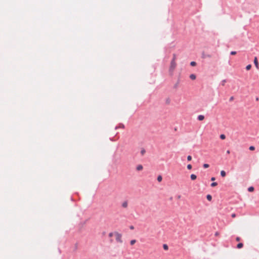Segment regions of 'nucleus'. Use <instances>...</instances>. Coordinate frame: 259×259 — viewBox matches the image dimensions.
I'll return each instance as SVG.
<instances>
[{"mask_svg":"<svg viewBox=\"0 0 259 259\" xmlns=\"http://www.w3.org/2000/svg\"><path fill=\"white\" fill-rule=\"evenodd\" d=\"M128 206V202L127 200H125L121 204V206L123 208H126Z\"/></svg>","mask_w":259,"mask_h":259,"instance_id":"obj_4","label":"nucleus"},{"mask_svg":"<svg viewBox=\"0 0 259 259\" xmlns=\"http://www.w3.org/2000/svg\"><path fill=\"white\" fill-rule=\"evenodd\" d=\"M236 53H236V51H231V52H230V55H236Z\"/></svg>","mask_w":259,"mask_h":259,"instance_id":"obj_27","label":"nucleus"},{"mask_svg":"<svg viewBox=\"0 0 259 259\" xmlns=\"http://www.w3.org/2000/svg\"><path fill=\"white\" fill-rule=\"evenodd\" d=\"M249 149L251 151H253L255 149V147L253 146H250L249 147Z\"/></svg>","mask_w":259,"mask_h":259,"instance_id":"obj_26","label":"nucleus"},{"mask_svg":"<svg viewBox=\"0 0 259 259\" xmlns=\"http://www.w3.org/2000/svg\"><path fill=\"white\" fill-rule=\"evenodd\" d=\"M177 82H179V83H180V76H179V78H178V80H177Z\"/></svg>","mask_w":259,"mask_h":259,"instance_id":"obj_38","label":"nucleus"},{"mask_svg":"<svg viewBox=\"0 0 259 259\" xmlns=\"http://www.w3.org/2000/svg\"><path fill=\"white\" fill-rule=\"evenodd\" d=\"M231 216L232 218H235L236 216V214L235 213H233V214H232Z\"/></svg>","mask_w":259,"mask_h":259,"instance_id":"obj_36","label":"nucleus"},{"mask_svg":"<svg viewBox=\"0 0 259 259\" xmlns=\"http://www.w3.org/2000/svg\"><path fill=\"white\" fill-rule=\"evenodd\" d=\"M206 199L207 200L210 201L212 200V196L210 194H207L206 195Z\"/></svg>","mask_w":259,"mask_h":259,"instance_id":"obj_9","label":"nucleus"},{"mask_svg":"<svg viewBox=\"0 0 259 259\" xmlns=\"http://www.w3.org/2000/svg\"><path fill=\"white\" fill-rule=\"evenodd\" d=\"M254 188L253 186H250V187H248V191L249 192H252L254 191Z\"/></svg>","mask_w":259,"mask_h":259,"instance_id":"obj_16","label":"nucleus"},{"mask_svg":"<svg viewBox=\"0 0 259 259\" xmlns=\"http://www.w3.org/2000/svg\"><path fill=\"white\" fill-rule=\"evenodd\" d=\"M181 197V196H179L178 198H180Z\"/></svg>","mask_w":259,"mask_h":259,"instance_id":"obj_44","label":"nucleus"},{"mask_svg":"<svg viewBox=\"0 0 259 259\" xmlns=\"http://www.w3.org/2000/svg\"><path fill=\"white\" fill-rule=\"evenodd\" d=\"M196 75L195 74H191L190 75V78L192 79V80H194L196 79Z\"/></svg>","mask_w":259,"mask_h":259,"instance_id":"obj_13","label":"nucleus"},{"mask_svg":"<svg viewBox=\"0 0 259 259\" xmlns=\"http://www.w3.org/2000/svg\"><path fill=\"white\" fill-rule=\"evenodd\" d=\"M220 138L222 140H224L226 138V136L224 134H221L220 135Z\"/></svg>","mask_w":259,"mask_h":259,"instance_id":"obj_24","label":"nucleus"},{"mask_svg":"<svg viewBox=\"0 0 259 259\" xmlns=\"http://www.w3.org/2000/svg\"><path fill=\"white\" fill-rule=\"evenodd\" d=\"M176 67V63L174 59H172L170 62L169 70L172 71Z\"/></svg>","mask_w":259,"mask_h":259,"instance_id":"obj_2","label":"nucleus"},{"mask_svg":"<svg viewBox=\"0 0 259 259\" xmlns=\"http://www.w3.org/2000/svg\"><path fill=\"white\" fill-rule=\"evenodd\" d=\"M179 82H177L174 84V85L173 86V89H178V88L179 87Z\"/></svg>","mask_w":259,"mask_h":259,"instance_id":"obj_14","label":"nucleus"},{"mask_svg":"<svg viewBox=\"0 0 259 259\" xmlns=\"http://www.w3.org/2000/svg\"><path fill=\"white\" fill-rule=\"evenodd\" d=\"M204 118V116L203 115H199L197 117V119L199 121H201L203 120Z\"/></svg>","mask_w":259,"mask_h":259,"instance_id":"obj_6","label":"nucleus"},{"mask_svg":"<svg viewBox=\"0 0 259 259\" xmlns=\"http://www.w3.org/2000/svg\"><path fill=\"white\" fill-rule=\"evenodd\" d=\"M258 99H258V98L257 97H256V98H255V100H256V101H258Z\"/></svg>","mask_w":259,"mask_h":259,"instance_id":"obj_41","label":"nucleus"},{"mask_svg":"<svg viewBox=\"0 0 259 259\" xmlns=\"http://www.w3.org/2000/svg\"><path fill=\"white\" fill-rule=\"evenodd\" d=\"M169 102V100H168V99H167V100H166V103H168Z\"/></svg>","mask_w":259,"mask_h":259,"instance_id":"obj_42","label":"nucleus"},{"mask_svg":"<svg viewBox=\"0 0 259 259\" xmlns=\"http://www.w3.org/2000/svg\"><path fill=\"white\" fill-rule=\"evenodd\" d=\"M143 166H142V165H141V164H139V165H138L137 166V167H136V169H137V170H142V169H143Z\"/></svg>","mask_w":259,"mask_h":259,"instance_id":"obj_12","label":"nucleus"},{"mask_svg":"<svg viewBox=\"0 0 259 259\" xmlns=\"http://www.w3.org/2000/svg\"><path fill=\"white\" fill-rule=\"evenodd\" d=\"M124 128V125L123 124L120 123V124H119V126H116L115 127V130H117V129H118V128Z\"/></svg>","mask_w":259,"mask_h":259,"instance_id":"obj_8","label":"nucleus"},{"mask_svg":"<svg viewBox=\"0 0 259 259\" xmlns=\"http://www.w3.org/2000/svg\"><path fill=\"white\" fill-rule=\"evenodd\" d=\"M176 59V55L175 54H173L172 59H174V61H175Z\"/></svg>","mask_w":259,"mask_h":259,"instance_id":"obj_32","label":"nucleus"},{"mask_svg":"<svg viewBox=\"0 0 259 259\" xmlns=\"http://www.w3.org/2000/svg\"><path fill=\"white\" fill-rule=\"evenodd\" d=\"M74 248H74L75 250H76L77 249V243L75 244Z\"/></svg>","mask_w":259,"mask_h":259,"instance_id":"obj_33","label":"nucleus"},{"mask_svg":"<svg viewBox=\"0 0 259 259\" xmlns=\"http://www.w3.org/2000/svg\"><path fill=\"white\" fill-rule=\"evenodd\" d=\"M219 235V233H218V232H215V236H217V235Z\"/></svg>","mask_w":259,"mask_h":259,"instance_id":"obj_40","label":"nucleus"},{"mask_svg":"<svg viewBox=\"0 0 259 259\" xmlns=\"http://www.w3.org/2000/svg\"><path fill=\"white\" fill-rule=\"evenodd\" d=\"M251 68V64H248L246 66V69L247 70H249L250 69V68Z\"/></svg>","mask_w":259,"mask_h":259,"instance_id":"obj_21","label":"nucleus"},{"mask_svg":"<svg viewBox=\"0 0 259 259\" xmlns=\"http://www.w3.org/2000/svg\"><path fill=\"white\" fill-rule=\"evenodd\" d=\"M145 153L146 150L144 148H142L141 150V154H142V155H144Z\"/></svg>","mask_w":259,"mask_h":259,"instance_id":"obj_20","label":"nucleus"},{"mask_svg":"<svg viewBox=\"0 0 259 259\" xmlns=\"http://www.w3.org/2000/svg\"><path fill=\"white\" fill-rule=\"evenodd\" d=\"M163 248L165 250H167L168 249V246L166 244H163Z\"/></svg>","mask_w":259,"mask_h":259,"instance_id":"obj_15","label":"nucleus"},{"mask_svg":"<svg viewBox=\"0 0 259 259\" xmlns=\"http://www.w3.org/2000/svg\"><path fill=\"white\" fill-rule=\"evenodd\" d=\"M130 229L131 230H133L134 229V227L133 226H130Z\"/></svg>","mask_w":259,"mask_h":259,"instance_id":"obj_35","label":"nucleus"},{"mask_svg":"<svg viewBox=\"0 0 259 259\" xmlns=\"http://www.w3.org/2000/svg\"><path fill=\"white\" fill-rule=\"evenodd\" d=\"M210 180L211 181H213L215 180V177H211Z\"/></svg>","mask_w":259,"mask_h":259,"instance_id":"obj_34","label":"nucleus"},{"mask_svg":"<svg viewBox=\"0 0 259 259\" xmlns=\"http://www.w3.org/2000/svg\"><path fill=\"white\" fill-rule=\"evenodd\" d=\"M190 178L192 180H195L196 179L197 176L195 174H191L190 176Z\"/></svg>","mask_w":259,"mask_h":259,"instance_id":"obj_7","label":"nucleus"},{"mask_svg":"<svg viewBox=\"0 0 259 259\" xmlns=\"http://www.w3.org/2000/svg\"><path fill=\"white\" fill-rule=\"evenodd\" d=\"M192 160V157L191 155H188L187 156V160L188 161H191Z\"/></svg>","mask_w":259,"mask_h":259,"instance_id":"obj_28","label":"nucleus"},{"mask_svg":"<svg viewBox=\"0 0 259 259\" xmlns=\"http://www.w3.org/2000/svg\"><path fill=\"white\" fill-rule=\"evenodd\" d=\"M59 252L60 253H61V250H60V249H59Z\"/></svg>","mask_w":259,"mask_h":259,"instance_id":"obj_43","label":"nucleus"},{"mask_svg":"<svg viewBox=\"0 0 259 259\" xmlns=\"http://www.w3.org/2000/svg\"><path fill=\"white\" fill-rule=\"evenodd\" d=\"M162 176L159 175L157 177V180L158 182H161L162 181Z\"/></svg>","mask_w":259,"mask_h":259,"instance_id":"obj_17","label":"nucleus"},{"mask_svg":"<svg viewBox=\"0 0 259 259\" xmlns=\"http://www.w3.org/2000/svg\"><path fill=\"white\" fill-rule=\"evenodd\" d=\"M220 175L222 177H225L226 176V172L224 170H221Z\"/></svg>","mask_w":259,"mask_h":259,"instance_id":"obj_11","label":"nucleus"},{"mask_svg":"<svg viewBox=\"0 0 259 259\" xmlns=\"http://www.w3.org/2000/svg\"><path fill=\"white\" fill-rule=\"evenodd\" d=\"M209 166V165L207 163H204L203 164V167L204 168H208V167Z\"/></svg>","mask_w":259,"mask_h":259,"instance_id":"obj_23","label":"nucleus"},{"mask_svg":"<svg viewBox=\"0 0 259 259\" xmlns=\"http://www.w3.org/2000/svg\"><path fill=\"white\" fill-rule=\"evenodd\" d=\"M254 64L256 68H258V62L256 57H254Z\"/></svg>","mask_w":259,"mask_h":259,"instance_id":"obj_3","label":"nucleus"},{"mask_svg":"<svg viewBox=\"0 0 259 259\" xmlns=\"http://www.w3.org/2000/svg\"><path fill=\"white\" fill-rule=\"evenodd\" d=\"M187 167L188 169H191L192 167V165L190 164L187 165Z\"/></svg>","mask_w":259,"mask_h":259,"instance_id":"obj_29","label":"nucleus"},{"mask_svg":"<svg viewBox=\"0 0 259 259\" xmlns=\"http://www.w3.org/2000/svg\"><path fill=\"white\" fill-rule=\"evenodd\" d=\"M113 235V233H112V232H110V233L109 234V237H112Z\"/></svg>","mask_w":259,"mask_h":259,"instance_id":"obj_30","label":"nucleus"},{"mask_svg":"<svg viewBox=\"0 0 259 259\" xmlns=\"http://www.w3.org/2000/svg\"><path fill=\"white\" fill-rule=\"evenodd\" d=\"M243 246V244L242 243H239L237 245V248L238 249H240V248H242Z\"/></svg>","mask_w":259,"mask_h":259,"instance_id":"obj_10","label":"nucleus"},{"mask_svg":"<svg viewBox=\"0 0 259 259\" xmlns=\"http://www.w3.org/2000/svg\"><path fill=\"white\" fill-rule=\"evenodd\" d=\"M190 65L191 66H195L196 65V62L195 61H192L190 62Z\"/></svg>","mask_w":259,"mask_h":259,"instance_id":"obj_18","label":"nucleus"},{"mask_svg":"<svg viewBox=\"0 0 259 259\" xmlns=\"http://www.w3.org/2000/svg\"><path fill=\"white\" fill-rule=\"evenodd\" d=\"M258 69H259V67H258Z\"/></svg>","mask_w":259,"mask_h":259,"instance_id":"obj_45","label":"nucleus"},{"mask_svg":"<svg viewBox=\"0 0 259 259\" xmlns=\"http://www.w3.org/2000/svg\"><path fill=\"white\" fill-rule=\"evenodd\" d=\"M227 82V80L226 79H223L221 82V84L223 86L225 85V83Z\"/></svg>","mask_w":259,"mask_h":259,"instance_id":"obj_19","label":"nucleus"},{"mask_svg":"<svg viewBox=\"0 0 259 259\" xmlns=\"http://www.w3.org/2000/svg\"><path fill=\"white\" fill-rule=\"evenodd\" d=\"M240 239H240V238L239 237H237L236 238V240L237 241H239L240 240Z\"/></svg>","mask_w":259,"mask_h":259,"instance_id":"obj_31","label":"nucleus"},{"mask_svg":"<svg viewBox=\"0 0 259 259\" xmlns=\"http://www.w3.org/2000/svg\"><path fill=\"white\" fill-rule=\"evenodd\" d=\"M226 153L228 154H230V151L229 150H228L227 151V152H226Z\"/></svg>","mask_w":259,"mask_h":259,"instance_id":"obj_37","label":"nucleus"},{"mask_svg":"<svg viewBox=\"0 0 259 259\" xmlns=\"http://www.w3.org/2000/svg\"><path fill=\"white\" fill-rule=\"evenodd\" d=\"M210 58L211 57V56L210 55H208V54H205L204 53H203L202 54V58H203V59H205L206 58Z\"/></svg>","mask_w":259,"mask_h":259,"instance_id":"obj_5","label":"nucleus"},{"mask_svg":"<svg viewBox=\"0 0 259 259\" xmlns=\"http://www.w3.org/2000/svg\"><path fill=\"white\" fill-rule=\"evenodd\" d=\"M114 234L116 236V241L117 242H119V243H122V235L117 232H114Z\"/></svg>","mask_w":259,"mask_h":259,"instance_id":"obj_1","label":"nucleus"},{"mask_svg":"<svg viewBox=\"0 0 259 259\" xmlns=\"http://www.w3.org/2000/svg\"><path fill=\"white\" fill-rule=\"evenodd\" d=\"M136 242V240L134 239V240H132L131 241H130V244L131 245H134Z\"/></svg>","mask_w":259,"mask_h":259,"instance_id":"obj_25","label":"nucleus"},{"mask_svg":"<svg viewBox=\"0 0 259 259\" xmlns=\"http://www.w3.org/2000/svg\"><path fill=\"white\" fill-rule=\"evenodd\" d=\"M217 185H218V183H217V182H212V183L210 184V186H211V187H214L216 186Z\"/></svg>","mask_w":259,"mask_h":259,"instance_id":"obj_22","label":"nucleus"},{"mask_svg":"<svg viewBox=\"0 0 259 259\" xmlns=\"http://www.w3.org/2000/svg\"><path fill=\"white\" fill-rule=\"evenodd\" d=\"M233 99H234L233 97H231L230 98L229 100H230V101H232V100H233Z\"/></svg>","mask_w":259,"mask_h":259,"instance_id":"obj_39","label":"nucleus"}]
</instances>
